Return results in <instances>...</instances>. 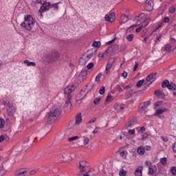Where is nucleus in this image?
<instances>
[{"mask_svg": "<svg viewBox=\"0 0 176 176\" xmlns=\"http://www.w3.org/2000/svg\"><path fill=\"white\" fill-rule=\"evenodd\" d=\"M51 8L56 9V10H58V3H53V4H50V3L48 10H43V9H42V6H41V10H43V12H47V10H50V9Z\"/></svg>", "mask_w": 176, "mask_h": 176, "instance_id": "dca6fc26", "label": "nucleus"}, {"mask_svg": "<svg viewBox=\"0 0 176 176\" xmlns=\"http://www.w3.org/2000/svg\"><path fill=\"white\" fill-rule=\"evenodd\" d=\"M162 27V23L157 25L156 27H155V29L153 31V32H156V31H157V30H159V28H160Z\"/></svg>", "mask_w": 176, "mask_h": 176, "instance_id": "5fc2aeb1", "label": "nucleus"}, {"mask_svg": "<svg viewBox=\"0 0 176 176\" xmlns=\"http://www.w3.org/2000/svg\"><path fill=\"white\" fill-rule=\"evenodd\" d=\"M116 49H118V45H113L111 47H109L103 54H102L101 57H105V56H107L108 54V53H109L110 52H115V50H116Z\"/></svg>", "mask_w": 176, "mask_h": 176, "instance_id": "6e6552de", "label": "nucleus"}, {"mask_svg": "<svg viewBox=\"0 0 176 176\" xmlns=\"http://www.w3.org/2000/svg\"><path fill=\"white\" fill-rule=\"evenodd\" d=\"M164 23H168L170 21V18H168V16H166L164 20H163Z\"/></svg>", "mask_w": 176, "mask_h": 176, "instance_id": "052dcab7", "label": "nucleus"}, {"mask_svg": "<svg viewBox=\"0 0 176 176\" xmlns=\"http://www.w3.org/2000/svg\"><path fill=\"white\" fill-rule=\"evenodd\" d=\"M135 176H142V166H139L135 171Z\"/></svg>", "mask_w": 176, "mask_h": 176, "instance_id": "aec40b11", "label": "nucleus"}, {"mask_svg": "<svg viewBox=\"0 0 176 176\" xmlns=\"http://www.w3.org/2000/svg\"><path fill=\"white\" fill-rule=\"evenodd\" d=\"M81 138H83V144L84 145H87L89 144V142L90 141V140L89 139V138H87V135H80Z\"/></svg>", "mask_w": 176, "mask_h": 176, "instance_id": "4be33fe9", "label": "nucleus"}, {"mask_svg": "<svg viewBox=\"0 0 176 176\" xmlns=\"http://www.w3.org/2000/svg\"><path fill=\"white\" fill-rule=\"evenodd\" d=\"M138 153L139 155H140L141 156H142V155H144V153H145V148H144V147H139L138 148Z\"/></svg>", "mask_w": 176, "mask_h": 176, "instance_id": "c85d7f7f", "label": "nucleus"}, {"mask_svg": "<svg viewBox=\"0 0 176 176\" xmlns=\"http://www.w3.org/2000/svg\"><path fill=\"white\" fill-rule=\"evenodd\" d=\"M104 93H105V87L102 86L99 90V94H100L101 96H102V94H104Z\"/></svg>", "mask_w": 176, "mask_h": 176, "instance_id": "58836bf2", "label": "nucleus"}, {"mask_svg": "<svg viewBox=\"0 0 176 176\" xmlns=\"http://www.w3.org/2000/svg\"><path fill=\"white\" fill-rule=\"evenodd\" d=\"M82 163L83 162H80L79 164L80 173H78V176H83V174H82V173H85V166H82Z\"/></svg>", "mask_w": 176, "mask_h": 176, "instance_id": "5701e85b", "label": "nucleus"}, {"mask_svg": "<svg viewBox=\"0 0 176 176\" xmlns=\"http://www.w3.org/2000/svg\"><path fill=\"white\" fill-rule=\"evenodd\" d=\"M42 12H45L42 10V7L41 9L38 11V16H40L41 17H43V14H42Z\"/></svg>", "mask_w": 176, "mask_h": 176, "instance_id": "8fccbe9b", "label": "nucleus"}, {"mask_svg": "<svg viewBox=\"0 0 176 176\" xmlns=\"http://www.w3.org/2000/svg\"><path fill=\"white\" fill-rule=\"evenodd\" d=\"M91 57H93V53H91L88 55H85V58H87L89 61V60H90V58H91Z\"/></svg>", "mask_w": 176, "mask_h": 176, "instance_id": "603ef678", "label": "nucleus"}, {"mask_svg": "<svg viewBox=\"0 0 176 176\" xmlns=\"http://www.w3.org/2000/svg\"><path fill=\"white\" fill-rule=\"evenodd\" d=\"M104 19L106 21H109V23H113L115 21V13L112 12L109 14H106Z\"/></svg>", "mask_w": 176, "mask_h": 176, "instance_id": "1a4fd4ad", "label": "nucleus"}, {"mask_svg": "<svg viewBox=\"0 0 176 176\" xmlns=\"http://www.w3.org/2000/svg\"><path fill=\"white\" fill-rule=\"evenodd\" d=\"M170 172L173 175H176V166H173L170 168Z\"/></svg>", "mask_w": 176, "mask_h": 176, "instance_id": "37998d69", "label": "nucleus"}, {"mask_svg": "<svg viewBox=\"0 0 176 176\" xmlns=\"http://www.w3.org/2000/svg\"><path fill=\"white\" fill-rule=\"evenodd\" d=\"M145 9L147 12L153 10V0H146Z\"/></svg>", "mask_w": 176, "mask_h": 176, "instance_id": "0eeeda50", "label": "nucleus"}, {"mask_svg": "<svg viewBox=\"0 0 176 176\" xmlns=\"http://www.w3.org/2000/svg\"><path fill=\"white\" fill-rule=\"evenodd\" d=\"M125 154H126V152H124V151H123L120 153V156H121V157H124Z\"/></svg>", "mask_w": 176, "mask_h": 176, "instance_id": "69168bd1", "label": "nucleus"}, {"mask_svg": "<svg viewBox=\"0 0 176 176\" xmlns=\"http://www.w3.org/2000/svg\"><path fill=\"white\" fill-rule=\"evenodd\" d=\"M101 102V98H96L94 100V105H98Z\"/></svg>", "mask_w": 176, "mask_h": 176, "instance_id": "f704fd0d", "label": "nucleus"}, {"mask_svg": "<svg viewBox=\"0 0 176 176\" xmlns=\"http://www.w3.org/2000/svg\"><path fill=\"white\" fill-rule=\"evenodd\" d=\"M149 105H151V102L146 101V102H144L140 104V108L142 111H145V109H146V108H148V107H149Z\"/></svg>", "mask_w": 176, "mask_h": 176, "instance_id": "ddd939ff", "label": "nucleus"}, {"mask_svg": "<svg viewBox=\"0 0 176 176\" xmlns=\"http://www.w3.org/2000/svg\"><path fill=\"white\" fill-rule=\"evenodd\" d=\"M141 30H142V26L138 28L135 30V31H136V32H141Z\"/></svg>", "mask_w": 176, "mask_h": 176, "instance_id": "338daca9", "label": "nucleus"}, {"mask_svg": "<svg viewBox=\"0 0 176 176\" xmlns=\"http://www.w3.org/2000/svg\"><path fill=\"white\" fill-rule=\"evenodd\" d=\"M144 82H145V80L144 79L139 80L136 84V87L138 88L141 87L144 85Z\"/></svg>", "mask_w": 176, "mask_h": 176, "instance_id": "c756f323", "label": "nucleus"}, {"mask_svg": "<svg viewBox=\"0 0 176 176\" xmlns=\"http://www.w3.org/2000/svg\"><path fill=\"white\" fill-rule=\"evenodd\" d=\"M75 140H79V136H73L68 138V141L71 142L72 141H75Z\"/></svg>", "mask_w": 176, "mask_h": 176, "instance_id": "ea45409f", "label": "nucleus"}, {"mask_svg": "<svg viewBox=\"0 0 176 176\" xmlns=\"http://www.w3.org/2000/svg\"><path fill=\"white\" fill-rule=\"evenodd\" d=\"M167 89H168V90H176V86L175 84H174L173 82H169Z\"/></svg>", "mask_w": 176, "mask_h": 176, "instance_id": "a878e982", "label": "nucleus"}, {"mask_svg": "<svg viewBox=\"0 0 176 176\" xmlns=\"http://www.w3.org/2000/svg\"><path fill=\"white\" fill-rule=\"evenodd\" d=\"M148 24H149V19H145L144 21L142 23L141 28H145V27H146Z\"/></svg>", "mask_w": 176, "mask_h": 176, "instance_id": "72a5a7b5", "label": "nucleus"}, {"mask_svg": "<svg viewBox=\"0 0 176 176\" xmlns=\"http://www.w3.org/2000/svg\"><path fill=\"white\" fill-rule=\"evenodd\" d=\"M115 41H116V38H113V40H111V41L107 42V43H106L107 46H109V45H112V43H113V42H115Z\"/></svg>", "mask_w": 176, "mask_h": 176, "instance_id": "6e6d98bb", "label": "nucleus"}, {"mask_svg": "<svg viewBox=\"0 0 176 176\" xmlns=\"http://www.w3.org/2000/svg\"><path fill=\"white\" fill-rule=\"evenodd\" d=\"M126 39L128 42H132L133 39H134V34H129L128 36H126Z\"/></svg>", "mask_w": 176, "mask_h": 176, "instance_id": "7c9ffc66", "label": "nucleus"}, {"mask_svg": "<svg viewBox=\"0 0 176 176\" xmlns=\"http://www.w3.org/2000/svg\"><path fill=\"white\" fill-rule=\"evenodd\" d=\"M135 27H137V25H133L131 27H129L128 29H126V33L129 34V32H131V31L134 30Z\"/></svg>", "mask_w": 176, "mask_h": 176, "instance_id": "c9c22d12", "label": "nucleus"}, {"mask_svg": "<svg viewBox=\"0 0 176 176\" xmlns=\"http://www.w3.org/2000/svg\"><path fill=\"white\" fill-rule=\"evenodd\" d=\"M128 133L130 135H134V134H135V129H129Z\"/></svg>", "mask_w": 176, "mask_h": 176, "instance_id": "a18cd8bd", "label": "nucleus"}, {"mask_svg": "<svg viewBox=\"0 0 176 176\" xmlns=\"http://www.w3.org/2000/svg\"><path fill=\"white\" fill-rule=\"evenodd\" d=\"M82 122V113H78L76 115V124H80V123Z\"/></svg>", "mask_w": 176, "mask_h": 176, "instance_id": "412c9836", "label": "nucleus"}, {"mask_svg": "<svg viewBox=\"0 0 176 176\" xmlns=\"http://www.w3.org/2000/svg\"><path fill=\"white\" fill-rule=\"evenodd\" d=\"M173 152H176V142L173 144Z\"/></svg>", "mask_w": 176, "mask_h": 176, "instance_id": "0e129e2a", "label": "nucleus"}, {"mask_svg": "<svg viewBox=\"0 0 176 176\" xmlns=\"http://www.w3.org/2000/svg\"><path fill=\"white\" fill-rule=\"evenodd\" d=\"M24 63L27 64L28 67H31V65L32 67H35L36 65V63H35L34 62H30V60H25Z\"/></svg>", "mask_w": 176, "mask_h": 176, "instance_id": "bb28decb", "label": "nucleus"}, {"mask_svg": "<svg viewBox=\"0 0 176 176\" xmlns=\"http://www.w3.org/2000/svg\"><path fill=\"white\" fill-rule=\"evenodd\" d=\"M113 66V62H108L107 65H106V68H105V74L106 75H108L110 72V69L111 68H112V67Z\"/></svg>", "mask_w": 176, "mask_h": 176, "instance_id": "2eb2a0df", "label": "nucleus"}, {"mask_svg": "<svg viewBox=\"0 0 176 176\" xmlns=\"http://www.w3.org/2000/svg\"><path fill=\"white\" fill-rule=\"evenodd\" d=\"M75 90V85H68L64 89V93L67 94V100L63 107L64 111H69L72 107V103H71V100H72V95L71 93Z\"/></svg>", "mask_w": 176, "mask_h": 176, "instance_id": "f03ea898", "label": "nucleus"}, {"mask_svg": "<svg viewBox=\"0 0 176 176\" xmlns=\"http://www.w3.org/2000/svg\"><path fill=\"white\" fill-rule=\"evenodd\" d=\"M155 94L157 98H164V93L161 90H156L155 91Z\"/></svg>", "mask_w": 176, "mask_h": 176, "instance_id": "6ab92c4d", "label": "nucleus"}, {"mask_svg": "<svg viewBox=\"0 0 176 176\" xmlns=\"http://www.w3.org/2000/svg\"><path fill=\"white\" fill-rule=\"evenodd\" d=\"M165 52H168V53L171 52V47L170 45H165Z\"/></svg>", "mask_w": 176, "mask_h": 176, "instance_id": "a19ab883", "label": "nucleus"}, {"mask_svg": "<svg viewBox=\"0 0 176 176\" xmlns=\"http://www.w3.org/2000/svg\"><path fill=\"white\" fill-rule=\"evenodd\" d=\"M162 104H163L162 101H157L155 103V107H160V105H162Z\"/></svg>", "mask_w": 176, "mask_h": 176, "instance_id": "864d4df0", "label": "nucleus"}, {"mask_svg": "<svg viewBox=\"0 0 176 176\" xmlns=\"http://www.w3.org/2000/svg\"><path fill=\"white\" fill-rule=\"evenodd\" d=\"M87 76V72L86 71H82L80 73V76Z\"/></svg>", "mask_w": 176, "mask_h": 176, "instance_id": "13d9d810", "label": "nucleus"}, {"mask_svg": "<svg viewBox=\"0 0 176 176\" xmlns=\"http://www.w3.org/2000/svg\"><path fill=\"white\" fill-rule=\"evenodd\" d=\"M47 0H36L37 3H41L42 6L43 10H49V6L50 3L46 2Z\"/></svg>", "mask_w": 176, "mask_h": 176, "instance_id": "423d86ee", "label": "nucleus"}, {"mask_svg": "<svg viewBox=\"0 0 176 176\" xmlns=\"http://www.w3.org/2000/svg\"><path fill=\"white\" fill-rule=\"evenodd\" d=\"M93 67H94V63H89L87 65V69H91V68H93Z\"/></svg>", "mask_w": 176, "mask_h": 176, "instance_id": "c03bdc74", "label": "nucleus"}, {"mask_svg": "<svg viewBox=\"0 0 176 176\" xmlns=\"http://www.w3.org/2000/svg\"><path fill=\"white\" fill-rule=\"evenodd\" d=\"M146 82H149L148 84H147V86L149 87L150 85H152L155 80H156V73H151L149 75H148L146 78Z\"/></svg>", "mask_w": 176, "mask_h": 176, "instance_id": "39448f33", "label": "nucleus"}, {"mask_svg": "<svg viewBox=\"0 0 176 176\" xmlns=\"http://www.w3.org/2000/svg\"><path fill=\"white\" fill-rule=\"evenodd\" d=\"M168 110L167 108H162L158 109L156 110L155 113H154L155 116H157V115H162L164 112H167Z\"/></svg>", "mask_w": 176, "mask_h": 176, "instance_id": "a211bd4d", "label": "nucleus"}, {"mask_svg": "<svg viewBox=\"0 0 176 176\" xmlns=\"http://www.w3.org/2000/svg\"><path fill=\"white\" fill-rule=\"evenodd\" d=\"M169 12L170 13H174L175 12V7L174 6H172L171 7H170L169 8Z\"/></svg>", "mask_w": 176, "mask_h": 176, "instance_id": "49530a36", "label": "nucleus"}, {"mask_svg": "<svg viewBox=\"0 0 176 176\" xmlns=\"http://www.w3.org/2000/svg\"><path fill=\"white\" fill-rule=\"evenodd\" d=\"M127 21H129V16H127L126 14H122L120 19V25H122V24H124V23H127Z\"/></svg>", "mask_w": 176, "mask_h": 176, "instance_id": "f8f14e48", "label": "nucleus"}, {"mask_svg": "<svg viewBox=\"0 0 176 176\" xmlns=\"http://www.w3.org/2000/svg\"><path fill=\"white\" fill-rule=\"evenodd\" d=\"M45 58L47 63H54V61H57L60 58V53L57 51H52L46 56Z\"/></svg>", "mask_w": 176, "mask_h": 176, "instance_id": "20e7f679", "label": "nucleus"}, {"mask_svg": "<svg viewBox=\"0 0 176 176\" xmlns=\"http://www.w3.org/2000/svg\"><path fill=\"white\" fill-rule=\"evenodd\" d=\"M120 176H126L127 174V171L124 170V168L120 170Z\"/></svg>", "mask_w": 176, "mask_h": 176, "instance_id": "4c0bfd02", "label": "nucleus"}, {"mask_svg": "<svg viewBox=\"0 0 176 176\" xmlns=\"http://www.w3.org/2000/svg\"><path fill=\"white\" fill-rule=\"evenodd\" d=\"M160 39H162V35H160L159 36L157 37V39L155 41V45L157 43H160Z\"/></svg>", "mask_w": 176, "mask_h": 176, "instance_id": "3c124183", "label": "nucleus"}, {"mask_svg": "<svg viewBox=\"0 0 176 176\" xmlns=\"http://www.w3.org/2000/svg\"><path fill=\"white\" fill-rule=\"evenodd\" d=\"M160 163L162 164V166H166L167 164V158L166 157H163L160 159Z\"/></svg>", "mask_w": 176, "mask_h": 176, "instance_id": "473e14b6", "label": "nucleus"}, {"mask_svg": "<svg viewBox=\"0 0 176 176\" xmlns=\"http://www.w3.org/2000/svg\"><path fill=\"white\" fill-rule=\"evenodd\" d=\"M61 104L58 103L57 104H55L48 113L47 122L49 123H54V122L57 120V118L61 115Z\"/></svg>", "mask_w": 176, "mask_h": 176, "instance_id": "f257e3e1", "label": "nucleus"}, {"mask_svg": "<svg viewBox=\"0 0 176 176\" xmlns=\"http://www.w3.org/2000/svg\"><path fill=\"white\" fill-rule=\"evenodd\" d=\"M114 108L117 112H120V111H122V109H124V104H120L119 103H116L114 105Z\"/></svg>", "mask_w": 176, "mask_h": 176, "instance_id": "f3484780", "label": "nucleus"}, {"mask_svg": "<svg viewBox=\"0 0 176 176\" xmlns=\"http://www.w3.org/2000/svg\"><path fill=\"white\" fill-rule=\"evenodd\" d=\"M86 91L81 90L78 94L76 95V100L77 101H80L81 100H83L85 97H86Z\"/></svg>", "mask_w": 176, "mask_h": 176, "instance_id": "9d476101", "label": "nucleus"}, {"mask_svg": "<svg viewBox=\"0 0 176 176\" xmlns=\"http://www.w3.org/2000/svg\"><path fill=\"white\" fill-rule=\"evenodd\" d=\"M145 164H146V166H151L152 162H148V161H146V162H145Z\"/></svg>", "mask_w": 176, "mask_h": 176, "instance_id": "774afa93", "label": "nucleus"}, {"mask_svg": "<svg viewBox=\"0 0 176 176\" xmlns=\"http://www.w3.org/2000/svg\"><path fill=\"white\" fill-rule=\"evenodd\" d=\"M96 120H97V118H94L93 119L90 120L88 123H89V124L90 123H94V122H96Z\"/></svg>", "mask_w": 176, "mask_h": 176, "instance_id": "680f3d73", "label": "nucleus"}, {"mask_svg": "<svg viewBox=\"0 0 176 176\" xmlns=\"http://www.w3.org/2000/svg\"><path fill=\"white\" fill-rule=\"evenodd\" d=\"M23 28L27 30V31H32V28L35 25V20L32 16L28 14L25 16L24 21L21 24Z\"/></svg>", "mask_w": 176, "mask_h": 176, "instance_id": "7ed1b4c3", "label": "nucleus"}, {"mask_svg": "<svg viewBox=\"0 0 176 176\" xmlns=\"http://www.w3.org/2000/svg\"><path fill=\"white\" fill-rule=\"evenodd\" d=\"M92 46H94V47H100V46H101V43L100 41H94Z\"/></svg>", "mask_w": 176, "mask_h": 176, "instance_id": "e433bc0d", "label": "nucleus"}, {"mask_svg": "<svg viewBox=\"0 0 176 176\" xmlns=\"http://www.w3.org/2000/svg\"><path fill=\"white\" fill-rule=\"evenodd\" d=\"M137 68H138V62H135V65L133 66V71H137Z\"/></svg>", "mask_w": 176, "mask_h": 176, "instance_id": "4d7b16f0", "label": "nucleus"}, {"mask_svg": "<svg viewBox=\"0 0 176 176\" xmlns=\"http://www.w3.org/2000/svg\"><path fill=\"white\" fill-rule=\"evenodd\" d=\"M16 107L11 105L9 107L7 111L9 113H14V112H16Z\"/></svg>", "mask_w": 176, "mask_h": 176, "instance_id": "393cba45", "label": "nucleus"}, {"mask_svg": "<svg viewBox=\"0 0 176 176\" xmlns=\"http://www.w3.org/2000/svg\"><path fill=\"white\" fill-rule=\"evenodd\" d=\"M101 76H102V73H99L96 78H95V81L98 82V83H100V80L101 79Z\"/></svg>", "mask_w": 176, "mask_h": 176, "instance_id": "2f4dec72", "label": "nucleus"}, {"mask_svg": "<svg viewBox=\"0 0 176 176\" xmlns=\"http://www.w3.org/2000/svg\"><path fill=\"white\" fill-rule=\"evenodd\" d=\"M5 126V120L0 119V129H3Z\"/></svg>", "mask_w": 176, "mask_h": 176, "instance_id": "79ce46f5", "label": "nucleus"}, {"mask_svg": "<svg viewBox=\"0 0 176 176\" xmlns=\"http://www.w3.org/2000/svg\"><path fill=\"white\" fill-rule=\"evenodd\" d=\"M26 175L27 170H23L21 169H17L14 173V176H25Z\"/></svg>", "mask_w": 176, "mask_h": 176, "instance_id": "9b49d317", "label": "nucleus"}, {"mask_svg": "<svg viewBox=\"0 0 176 176\" xmlns=\"http://www.w3.org/2000/svg\"><path fill=\"white\" fill-rule=\"evenodd\" d=\"M89 60L86 58V55H82V56L79 60V64L80 65H86V63H87Z\"/></svg>", "mask_w": 176, "mask_h": 176, "instance_id": "4468645a", "label": "nucleus"}, {"mask_svg": "<svg viewBox=\"0 0 176 176\" xmlns=\"http://www.w3.org/2000/svg\"><path fill=\"white\" fill-rule=\"evenodd\" d=\"M153 173H155V171L153 170V168H148V175H153Z\"/></svg>", "mask_w": 176, "mask_h": 176, "instance_id": "09e8293b", "label": "nucleus"}, {"mask_svg": "<svg viewBox=\"0 0 176 176\" xmlns=\"http://www.w3.org/2000/svg\"><path fill=\"white\" fill-rule=\"evenodd\" d=\"M170 83V81L168 80H164L162 83V89H165V87H168V85Z\"/></svg>", "mask_w": 176, "mask_h": 176, "instance_id": "cd10ccee", "label": "nucleus"}, {"mask_svg": "<svg viewBox=\"0 0 176 176\" xmlns=\"http://www.w3.org/2000/svg\"><path fill=\"white\" fill-rule=\"evenodd\" d=\"M3 105H5V107H9V105H10V102H9V100H3Z\"/></svg>", "mask_w": 176, "mask_h": 176, "instance_id": "de8ad7c7", "label": "nucleus"}, {"mask_svg": "<svg viewBox=\"0 0 176 176\" xmlns=\"http://www.w3.org/2000/svg\"><path fill=\"white\" fill-rule=\"evenodd\" d=\"M135 123H137V119L133 118L131 121L128 122L127 127H133V126H134Z\"/></svg>", "mask_w": 176, "mask_h": 176, "instance_id": "b1692460", "label": "nucleus"}, {"mask_svg": "<svg viewBox=\"0 0 176 176\" xmlns=\"http://www.w3.org/2000/svg\"><path fill=\"white\" fill-rule=\"evenodd\" d=\"M111 98H112V96L108 95L106 98V102H109V101H111Z\"/></svg>", "mask_w": 176, "mask_h": 176, "instance_id": "bf43d9fd", "label": "nucleus"}, {"mask_svg": "<svg viewBox=\"0 0 176 176\" xmlns=\"http://www.w3.org/2000/svg\"><path fill=\"white\" fill-rule=\"evenodd\" d=\"M122 76H123V78H124V79H126V78H127V72H124L122 74Z\"/></svg>", "mask_w": 176, "mask_h": 176, "instance_id": "e2e57ef3", "label": "nucleus"}]
</instances>
